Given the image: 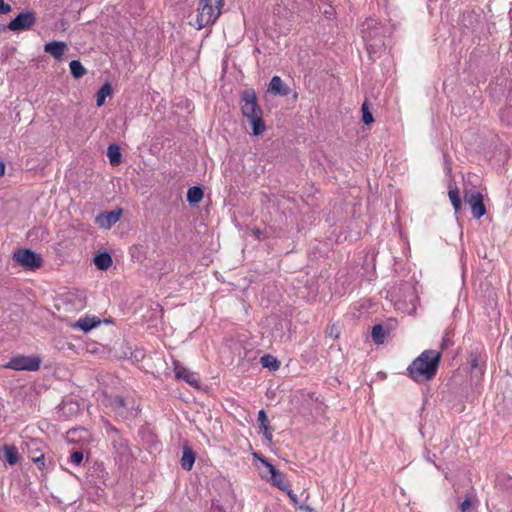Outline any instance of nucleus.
Here are the masks:
<instances>
[{
	"label": "nucleus",
	"instance_id": "6",
	"mask_svg": "<svg viewBox=\"0 0 512 512\" xmlns=\"http://www.w3.org/2000/svg\"><path fill=\"white\" fill-rule=\"evenodd\" d=\"M465 202L470 206L473 217L479 219L486 213L483 195L478 191L466 192Z\"/></svg>",
	"mask_w": 512,
	"mask_h": 512
},
{
	"label": "nucleus",
	"instance_id": "27",
	"mask_svg": "<svg viewBox=\"0 0 512 512\" xmlns=\"http://www.w3.org/2000/svg\"><path fill=\"white\" fill-rule=\"evenodd\" d=\"M361 111H362V121L364 124L369 125L374 122V118H373L372 113L370 112L367 101H365L362 104Z\"/></svg>",
	"mask_w": 512,
	"mask_h": 512
},
{
	"label": "nucleus",
	"instance_id": "12",
	"mask_svg": "<svg viewBox=\"0 0 512 512\" xmlns=\"http://www.w3.org/2000/svg\"><path fill=\"white\" fill-rule=\"evenodd\" d=\"M258 422H259V429L263 433L265 439L271 443L272 442V429L269 426V420L266 415V412L264 410H260L258 413Z\"/></svg>",
	"mask_w": 512,
	"mask_h": 512
},
{
	"label": "nucleus",
	"instance_id": "29",
	"mask_svg": "<svg viewBox=\"0 0 512 512\" xmlns=\"http://www.w3.org/2000/svg\"><path fill=\"white\" fill-rule=\"evenodd\" d=\"M115 409L119 415L124 414V410L126 409V401L123 397L117 396L113 402Z\"/></svg>",
	"mask_w": 512,
	"mask_h": 512
},
{
	"label": "nucleus",
	"instance_id": "18",
	"mask_svg": "<svg viewBox=\"0 0 512 512\" xmlns=\"http://www.w3.org/2000/svg\"><path fill=\"white\" fill-rule=\"evenodd\" d=\"M3 457L9 465H15L19 460V453L14 446L5 445L2 449Z\"/></svg>",
	"mask_w": 512,
	"mask_h": 512
},
{
	"label": "nucleus",
	"instance_id": "33",
	"mask_svg": "<svg viewBox=\"0 0 512 512\" xmlns=\"http://www.w3.org/2000/svg\"><path fill=\"white\" fill-rule=\"evenodd\" d=\"M11 6L4 2V0H0V14H7L11 11Z\"/></svg>",
	"mask_w": 512,
	"mask_h": 512
},
{
	"label": "nucleus",
	"instance_id": "16",
	"mask_svg": "<svg viewBox=\"0 0 512 512\" xmlns=\"http://www.w3.org/2000/svg\"><path fill=\"white\" fill-rule=\"evenodd\" d=\"M94 263L99 270H107L112 265V257L108 252H101L95 255Z\"/></svg>",
	"mask_w": 512,
	"mask_h": 512
},
{
	"label": "nucleus",
	"instance_id": "15",
	"mask_svg": "<svg viewBox=\"0 0 512 512\" xmlns=\"http://www.w3.org/2000/svg\"><path fill=\"white\" fill-rule=\"evenodd\" d=\"M194 462H195V453L193 452V450L190 447L185 446L183 448V454H182V458H181L182 468L186 471H190L193 467Z\"/></svg>",
	"mask_w": 512,
	"mask_h": 512
},
{
	"label": "nucleus",
	"instance_id": "25",
	"mask_svg": "<svg viewBox=\"0 0 512 512\" xmlns=\"http://www.w3.org/2000/svg\"><path fill=\"white\" fill-rule=\"evenodd\" d=\"M29 457L31 460L36 463L39 468H42L45 466V457L44 453L40 451L38 448L34 450H29Z\"/></svg>",
	"mask_w": 512,
	"mask_h": 512
},
{
	"label": "nucleus",
	"instance_id": "21",
	"mask_svg": "<svg viewBox=\"0 0 512 512\" xmlns=\"http://www.w3.org/2000/svg\"><path fill=\"white\" fill-rule=\"evenodd\" d=\"M112 87L110 83H105L96 93V104L97 106H102L105 103V99L107 96L111 95Z\"/></svg>",
	"mask_w": 512,
	"mask_h": 512
},
{
	"label": "nucleus",
	"instance_id": "1",
	"mask_svg": "<svg viewBox=\"0 0 512 512\" xmlns=\"http://www.w3.org/2000/svg\"><path fill=\"white\" fill-rule=\"evenodd\" d=\"M441 360V352L423 351L408 367L410 377L416 382L431 380L437 372Z\"/></svg>",
	"mask_w": 512,
	"mask_h": 512
},
{
	"label": "nucleus",
	"instance_id": "37",
	"mask_svg": "<svg viewBox=\"0 0 512 512\" xmlns=\"http://www.w3.org/2000/svg\"><path fill=\"white\" fill-rule=\"evenodd\" d=\"M363 39L368 42L370 41V35H367L366 33L363 35Z\"/></svg>",
	"mask_w": 512,
	"mask_h": 512
},
{
	"label": "nucleus",
	"instance_id": "17",
	"mask_svg": "<svg viewBox=\"0 0 512 512\" xmlns=\"http://www.w3.org/2000/svg\"><path fill=\"white\" fill-rule=\"evenodd\" d=\"M107 157L112 166H118L122 162L120 147L116 144H110L107 148Z\"/></svg>",
	"mask_w": 512,
	"mask_h": 512
},
{
	"label": "nucleus",
	"instance_id": "24",
	"mask_svg": "<svg viewBox=\"0 0 512 512\" xmlns=\"http://www.w3.org/2000/svg\"><path fill=\"white\" fill-rule=\"evenodd\" d=\"M385 329L381 324H376L372 328V339L376 344H382L385 340Z\"/></svg>",
	"mask_w": 512,
	"mask_h": 512
},
{
	"label": "nucleus",
	"instance_id": "8",
	"mask_svg": "<svg viewBox=\"0 0 512 512\" xmlns=\"http://www.w3.org/2000/svg\"><path fill=\"white\" fill-rule=\"evenodd\" d=\"M121 215L122 209L102 212L96 217L95 222L99 227L109 229L119 221Z\"/></svg>",
	"mask_w": 512,
	"mask_h": 512
},
{
	"label": "nucleus",
	"instance_id": "31",
	"mask_svg": "<svg viewBox=\"0 0 512 512\" xmlns=\"http://www.w3.org/2000/svg\"><path fill=\"white\" fill-rule=\"evenodd\" d=\"M83 452L82 451H74L71 456H70V460L73 464L75 465H80L83 461Z\"/></svg>",
	"mask_w": 512,
	"mask_h": 512
},
{
	"label": "nucleus",
	"instance_id": "14",
	"mask_svg": "<svg viewBox=\"0 0 512 512\" xmlns=\"http://www.w3.org/2000/svg\"><path fill=\"white\" fill-rule=\"evenodd\" d=\"M66 44L64 42H50L44 46V51L52 55L55 59L59 60L62 58Z\"/></svg>",
	"mask_w": 512,
	"mask_h": 512
},
{
	"label": "nucleus",
	"instance_id": "9",
	"mask_svg": "<svg viewBox=\"0 0 512 512\" xmlns=\"http://www.w3.org/2000/svg\"><path fill=\"white\" fill-rule=\"evenodd\" d=\"M174 371L176 378L183 379L186 383L195 388L199 387L200 380L195 372L188 370L179 363H175Z\"/></svg>",
	"mask_w": 512,
	"mask_h": 512
},
{
	"label": "nucleus",
	"instance_id": "3",
	"mask_svg": "<svg viewBox=\"0 0 512 512\" xmlns=\"http://www.w3.org/2000/svg\"><path fill=\"white\" fill-rule=\"evenodd\" d=\"M223 0H200L195 22L192 24L197 30L212 25L220 16Z\"/></svg>",
	"mask_w": 512,
	"mask_h": 512
},
{
	"label": "nucleus",
	"instance_id": "13",
	"mask_svg": "<svg viewBox=\"0 0 512 512\" xmlns=\"http://www.w3.org/2000/svg\"><path fill=\"white\" fill-rule=\"evenodd\" d=\"M100 324V319L97 317H84L72 324L73 328H79L84 332H89Z\"/></svg>",
	"mask_w": 512,
	"mask_h": 512
},
{
	"label": "nucleus",
	"instance_id": "39",
	"mask_svg": "<svg viewBox=\"0 0 512 512\" xmlns=\"http://www.w3.org/2000/svg\"><path fill=\"white\" fill-rule=\"evenodd\" d=\"M334 334L333 327H331L330 335Z\"/></svg>",
	"mask_w": 512,
	"mask_h": 512
},
{
	"label": "nucleus",
	"instance_id": "28",
	"mask_svg": "<svg viewBox=\"0 0 512 512\" xmlns=\"http://www.w3.org/2000/svg\"><path fill=\"white\" fill-rule=\"evenodd\" d=\"M113 448L116 450V453L119 454V456L121 457L126 455L128 452L127 444L121 438L113 441Z\"/></svg>",
	"mask_w": 512,
	"mask_h": 512
},
{
	"label": "nucleus",
	"instance_id": "22",
	"mask_svg": "<svg viewBox=\"0 0 512 512\" xmlns=\"http://www.w3.org/2000/svg\"><path fill=\"white\" fill-rule=\"evenodd\" d=\"M69 67H70L71 75L75 79H79V78L83 77L86 74V72H87L85 67L78 60H72L69 63Z\"/></svg>",
	"mask_w": 512,
	"mask_h": 512
},
{
	"label": "nucleus",
	"instance_id": "30",
	"mask_svg": "<svg viewBox=\"0 0 512 512\" xmlns=\"http://www.w3.org/2000/svg\"><path fill=\"white\" fill-rule=\"evenodd\" d=\"M452 334L450 332H446L442 338V342H441V349L444 350V349H447L448 347L452 346L453 345V340H452Z\"/></svg>",
	"mask_w": 512,
	"mask_h": 512
},
{
	"label": "nucleus",
	"instance_id": "36",
	"mask_svg": "<svg viewBox=\"0 0 512 512\" xmlns=\"http://www.w3.org/2000/svg\"><path fill=\"white\" fill-rule=\"evenodd\" d=\"M5 173V164L0 161V177L3 176Z\"/></svg>",
	"mask_w": 512,
	"mask_h": 512
},
{
	"label": "nucleus",
	"instance_id": "19",
	"mask_svg": "<svg viewBox=\"0 0 512 512\" xmlns=\"http://www.w3.org/2000/svg\"><path fill=\"white\" fill-rule=\"evenodd\" d=\"M204 193L200 186H193L187 191V201L191 205L198 204L203 199Z\"/></svg>",
	"mask_w": 512,
	"mask_h": 512
},
{
	"label": "nucleus",
	"instance_id": "38",
	"mask_svg": "<svg viewBox=\"0 0 512 512\" xmlns=\"http://www.w3.org/2000/svg\"><path fill=\"white\" fill-rule=\"evenodd\" d=\"M334 334L333 327H331L330 335Z\"/></svg>",
	"mask_w": 512,
	"mask_h": 512
},
{
	"label": "nucleus",
	"instance_id": "2",
	"mask_svg": "<svg viewBox=\"0 0 512 512\" xmlns=\"http://www.w3.org/2000/svg\"><path fill=\"white\" fill-rule=\"evenodd\" d=\"M241 111L242 115L252 126V133L255 136L262 134L265 129L263 121V111L258 105L257 96L253 89H246L241 92Z\"/></svg>",
	"mask_w": 512,
	"mask_h": 512
},
{
	"label": "nucleus",
	"instance_id": "32",
	"mask_svg": "<svg viewBox=\"0 0 512 512\" xmlns=\"http://www.w3.org/2000/svg\"><path fill=\"white\" fill-rule=\"evenodd\" d=\"M255 457H257L261 463H263L268 469H269V472L270 474H275L276 471H278L274 465H272L266 458L262 457V456H258L256 453L254 454Z\"/></svg>",
	"mask_w": 512,
	"mask_h": 512
},
{
	"label": "nucleus",
	"instance_id": "20",
	"mask_svg": "<svg viewBox=\"0 0 512 512\" xmlns=\"http://www.w3.org/2000/svg\"><path fill=\"white\" fill-rule=\"evenodd\" d=\"M260 363L262 367L268 368L270 371H277L280 367V362L270 354H265L262 356Z\"/></svg>",
	"mask_w": 512,
	"mask_h": 512
},
{
	"label": "nucleus",
	"instance_id": "10",
	"mask_svg": "<svg viewBox=\"0 0 512 512\" xmlns=\"http://www.w3.org/2000/svg\"><path fill=\"white\" fill-rule=\"evenodd\" d=\"M469 358L470 373L472 377L480 379L484 374V358L477 352H471Z\"/></svg>",
	"mask_w": 512,
	"mask_h": 512
},
{
	"label": "nucleus",
	"instance_id": "35",
	"mask_svg": "<svg viewBox=\"0 0 512 512\" xmlns=\"http://www.w3.org/2000/svg\"><path fill=\"white\" fill-rule=\"evenodd\" d=\"M287 494L289 496V498L291 499V501L295 504V505H298V501H297V497H296V494L293 493L292 490L288 489L287 488Z\"/></svg>",
	"mask_w": 512,
	"mask_h": 512
},
{
	"label": "nucleus",
	"instance_id": "34",
	"mask_svg": "<svg viewBox=\"0 0 512 512\" xmlns=\"http://www.w3.org/2000/svg\"><path fill=\"white\" fill-rule=\"evenodd\" d=\"M471 507V498L467 496L465 500L461 503L460 509L462 512H466Z\"/></svg>",
	"mask_w": 512,
	"mask_h": 512
},
{
	"label": "nucleus",
	"instance_id": "11",
	"mask_svg": "<svg viewBox=\"0 0 512 512\" xmlns=\"http://www.w3.org/2000/svg\"><path fill=\"white\" fill-rule=\"evenodd\" d=\"M269 91L275 95L287 96L290 88L284 84L279 76H273L269 83Z\"/></svg>",
	"mask_w": 512,
	"mask_h": 512
},
{
	"label": "nucleus",
	"instance_id": "7",
	"mask_svg": "<svg viewBox=\"0 0 512 512\" xmlns=\"http://www.w3.org/2000/svg\"><path fill=\"white\" fill-rule=\"evenodd\" d=\"M36 22V16L34 12L24 11L18 14L8 24V29L11 31H22L27 30L33 26Z\"/></svg>",
	"mask_w": 512,
	"mask_h": 512
},
{
	"label": "nucleus",
	"instance_id": "4",
	"mask_svg": "<svg viewBox=\"0 0 512 512\" xmlns=\"http://www.w3.org/2000/svg\"><path fill=\"white\" fill-rule=\"evenodd\" d=\"M41 358L40 356L31 355H18L12 357L9 362L5 365L6 368L20 371H37L40 368Z\"/></svg>",
	"mask_w": 512,
	"mask_h": 512
},
{
	"label": "nucleus",
	"instance_id": "5",
	"mask_svg": "<svg viewBox=\"0 0 512 512\" xmlns=\"http://www.w3.org/2000/svg\"><path fill=\"white\" fill-rule=\"evenodd\" d=\"M14 259L28 270L38 269L43 263L42 257L30 249H19L14 253Z\"/></svg>",
	"mask_w": 512,
	"mask_h": 512
},
{
	"label": "nucleus",
	"instance_id": "26",
	"mask_svg": "<svg viewBox=\"0 0 512 512\" xmlns=\"http://www.w3.org/2000/svg\"><path fill=\"white\" fill-rule=\"evenodd\" d=\"M449 198H450V201L453 205V208L455 210L456 213H458L461 209V199H460V196H459V192L457 189H454V190H449Z\"/></svg>",
	"mask_w": 512,
	"mask_h": 512
},
{
	"label": "nucleus",
	"instance_id": "23",
	"mask_svg": "<svg viewBox=\"0 0 512 512\" xmlns=\"http://www.w3.org/2000/svg\"><path fill=\"white\" fill-rule=\"evenodd\" d=\"M270 480L275 487L281 490H287L288 484L285 480V476L279 470L276 471L275 474L271 475Z\"/></svg>",
	"mask_w": 512,
	"mask_h": 512
}]
</instances>
